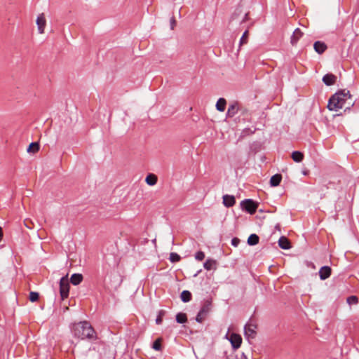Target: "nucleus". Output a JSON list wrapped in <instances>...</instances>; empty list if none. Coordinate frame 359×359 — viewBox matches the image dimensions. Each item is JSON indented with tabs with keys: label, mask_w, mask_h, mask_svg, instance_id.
<instances>
[{
	"label": "nucleus",
	"mask_w": 359,
	"mask_h": 359,
	"mask_svg": "<svg viewBox=\"0 0 359 359\" xmlns=\"http://www.w3.org/2000/svg\"><path fill=\"white\" fill-rule=\"evenodd\" d=\"M212 309V300L210 299H205L199 312L198 313L196 320L198 323H202L206 318Z\"/></svg>",
	"instance_id": "obj_3"
},
{
	"label": "nucleus",
	"mask_w": 359,
	"mask_h": 359,
	"mask_svg": "<svg viewBox=\"0 0 359 359\" xmlns=\"http://www.w3.org/2000/svg\"><path fill=\"white\" fill-rule=\"evenodd\" d=\"M303 32L299 28H297L294 29L291 39H290V43L292 46H296L298 41L302 37Z\"/></svg>",
	"instance_id": "obj_11"
},
{
	"label": "nucleus",
	"mask_w": 359,
	"mask_h": 359,
	"mask_svg": "<svg viewBox=\"0 0 359 359\" xmlns=\"http://www.w3.org/2000/svg\"><path fill=\"white\" fill-rule=\"evenodd\" d=\"M162 341L163 339L161 337H159L157 339H156L152 344V348L154 349L155 351H161L162 350Z\"/></svg>",
	"instance_id": "obj_23"
},
{
	"label": "nucleus",
	"mask_w": 359,
	"mask_h": 359,
	"mask_svg": "<svg viewBox=\"0 0 359 359\" xmlns=\"http://www.w3.org/2000/svg\"><path fill=\"white\" fill-rule=\"evenodd\" d=\"M69 283L68 280V275L62 277L60 280V294L61 299L64 300L67 298L69 292Z\"/></svg>",
	"instance_id": "obj_4"
},
{
	"label": "nucleus",
	"mask_w": 359,
	"mask_h": 359,
	"mask_svg": "<svg viewBox=\"0 0 359 359\" xmlns=\"http://www.w3.org/2000/svg\"><path fill=\"white\" fill-rule=\"evenodd\" d=\"M238 104L237 102L230 104L226 112V117H233L238 113Z\"/></svg>",
	"instance_id": "obj_12"
},
{
	"label": "nucleus",
	"mask_w": 359,
	"mask_h": 359,
	"mask_svg": "<svg viewBox=\"0 0 359 359\" xmlns=\"http://www.w3.org/2000/svg\"><path fill=\"white\" fill-rule=\"evenodd\" d=\"M240 241H240V239H239V238H238L235 237V238H232V239H231V245H232L233 246H234V247H237V246L239 245Z\"/></svg>",
	"instance_id": "obj_34"
},
{
	"label": "nucleus",
	"mask_w": 359,
	"mask_h": 359,
	"mask_svg": "<svg viewBox=\"0 0 359 359\" xmlns=\"http://www.w3.org/2000/svg\"><path fill=\"white\" fill-rule=\"evenodd\" d=\"M248 31L246 30L243 34L241 39H240V46H242L243 44H246L248 43Z\"/></svg>",
	"instance_id": "obj_30"
},
{
	"label": "nucleus",
	"mask_w": 359,
	"mask_h": 359,
	"mask_svg": "<svg viewBox=\"0 0 359 359\" xmlns=\"http://www.w3.org/2000/svg\"><path fill=\"white\" fill-rule=\"evenodd\" d=\"M201 272V270H199L196 274H194V277H196L198 276V273H200Z\"/></svg>",
	"instance_id": "obj_39"
},
{
	"label": "nucleus",
	"mask_w": 359,
	"mask_h": 359,
	"mask_svg": "<svg viewBox=\"0 0 359 359\" xmlns=\"http://www.w3.org/2000/svg\"><path fill=\"white\" fill-rule=\"evenodd\" d=\"M278 245L283 250H289L291 248V243L287 238L281 236L278 240Z\"/></svg>",
	"instance_id": "obj_13"
},
{
	"label": "nucleus",
	"mask_w": 359,
	"mask_h": 359,
	"mask_svg": "<svg viewBox=\"0 0 359 359\" xmlns=\"http://www.w3.org/2000/svg\"><path fill=\"white\" fill-rule=\"evenodd\" d=\"M165 311L164 310H160L158 312L157 318L156 319V323L157 325H161L163 322V317L165 316Z\"/></svg>",
	"instance_id": "obj_28"
},
{
	"label": "nucleus",
	"mask_w": 359,
	"mask_h": 359,
	"mask_svg": "<svg viewBox=\"0 0 359 359\" xmlns=\"http://www.w3.org/2000/svg\"><path fill=\"white\" fill-rule=\"evenodd\" d=\"M38 31L40 34L44 33V29L46 25V20L43 13L40 14L36 19Z\"/></svg>",
	"instance_id": "obj_8"
},
{
	"label": "nucleus",
	"mask_w": 359,
	"mask_h": 359,
	"mask_svg": "<svg viewBox=\"0 0 359 359\" xmlns=\"http://www.w3.org/2000/svg\"><path fill=\"white\" fill-rule=\"evenodd\" d=\"M313 48L316 52H317L318 54H322L326 50L327 47L324 42L317 41L314 43Z\"/></svg>",
	"instance_id": "obj_14"
},
{
	"label": "nucleus",
	"mask_w": 359,
	"mask_h": 359,
	"mask_svg": "<svg viewBox=\"0 0 359 359\" xmlns=\"http://www.w3.org/2000/svg\"><path fill=\"white\" fill-rule=\"evenodd\" d=\"M259 236L255 233H252L250 235V236L248 238V244L249 245H255L259 243Z\"/></svg>",
	"instance_id": "obj_19"
},
{
	"label": "nucleus",
	"mask_w": 359,
	"mask_h": 359,
	"mask_svg": "<svg viewBox=\"0 0 359 359\" xmlns=\"http://www.w3.org/2000/svg\"><path fill=\"white\" fill-rule=\"evenodd\" d=\"M216 264V261L211 259H208L203 264L205 269L209 271L213 268V266Z\"/></svg>",
	"instance_id": "obj_25"
},
{
	"label": "nucleus",
	"mask_w": 359,
	"mask_h": 359,
	"mask_svg": "<svg viewBox=\"0 0 359 359\" xmlns=\"http://www.w3.org/2000/svg\"><path fill=\"white\" fill-rule=\"evenodd\" d=\"M39 150V144L38 142H32L27 149V151L29 153H36Z\"/></svg>",
	"instance_id": "obj_22"
},
{
	"label": "nucleus",
	"mask_w": 359,
	"mask_h": 359,
	"mask_svg": "<svg viewBox=\"0 0 359 359\" xmlns=\"http://www.w3.org/2000/svg\"><path fill=\"white\" fill-rule=\"evenodd\" d=\"M176 321L180 324L186 323L187 321V314L181 312L178 313L176 315Z\"/></svg>",
	"instance_id": "obj_24"
},
{
	"label": "nucleus",
	"mask_w": 359,
	"mask_h": 359,
	"mask_svg": "<svg viewBox=\"0 0 359 359\" xmlns=\"http://www.w3.org/2000/svg\"><path fill=\"white\" fill-rule=\"evenodd\" d=\"M282 180V175L280 174H276L273 175L270 179V184L271 187H277L280 184Z\"/></svg>",
	"instance_id": "obj_17"
},
{
	"label": "nucleus",
	"mask_w": 359,
	"mask_h": 359,
	"mask_svg": "<svg viewBox=\"0 0 359 359\" xmlns=\"http://www.w3.org/2000/svg\"><path fill=\"white\" fill-rule=\"evenodd\" d=\"M191 293L189 290H183L180 294L181 300L184 302L187 303L191 300Z\"/></svg>",
	"instance_id": "obj_20"
},
{
	"label": "nucleus",
	"mask_w": 359,
	"mask_h": 359,
	"mask_svg": "<svg viewBox=\"0 0 359 359\" xmlns=\"http://www.w3.org/2000/svg\"><path fill=\"white\" fill-rule=\"evenodd\" d=\"M71 330L74 337L79 339L91 340L96 338L93 327L87 321H81L73 324Z\"/></svg>",
	"instance_id": "obj_1"
},
{
	"label": "nucleus",
	"mask_w": 359,
	"mask_h": 359,
	"mask_svg": "<svg viewBox=\"0 0 359 359\" xmlns=\"http://www.w3.org/2000/svg\"><path fill=\"white\" fill-rule=\"evenodd\" d=\"M236 203V199L233 196L224 195L223 196V204L227 207L231 208Z\"/></svg>",
	"instance_id": "obj_15"
},
{
	"label": "nucleus",
	"mask_w": 359,
	"mask_h": 359,
	"mask_svg": "<svg viewBox=\"0 0 359 359\" xmlns=\"http://www.w3.org/2000/svg\"><path fill=\"white\" fill-rule=\"evenodd\" d=\"M169 259L171 262L175 263L180 261L181 257L176 252H171L170 254Z\"/></svg>",
	"instance_id": "obj_27"
},
{
	"label": "nucleus",
	"mask_w": 359,
	"mask_h": 359,
	"mask_svg": "<svg viewBox=\"0 0 359 359\" xmlns=\"http://www.w3.org/2000/svg\"><path fill=\"white\" fill-rule=\"evenodd\" d=\"M226 105V101L224 98H219L216 103V109L219 111H224Z\"/></svg>",
	"instance_id": "obj_18"
},
{
	"label": "nucleus",
	"mask_w": 359,
	"mask_h": 359,
	"mask_svg": "<svg viewBox=\"0 0 359 359\" xmlns=\"http://www.w3.org/2000/svg\"><path fill=\"white\" fill-rule=\"evenodd\" d=\"M346 302L348 304H356L358 302V299L356 296H350L347 298Z\"/></svg>",
	"instance_id": "obj_31"
},
{
	"label": "nucleus",
	"mask_w": 359,
	"mask_h": 359,
	"mask_svg": "<svg viewBox=\"0 0 359 359\" xmlns=\"http://www.w3.org/2000/svg\"><path fill=\"white\" fill-rule=\"evenodd\" d=\"M175 25H176V20H175L174 17H172L170 19V28H171V29H173Z\"/></svg>",
	"instance_id": "obj_35"
},
{
	"label": "nucleus",
	"mask_w": 359,
	"mask_h": 359,
	"mask_svg": "<svg viewBox=\"0 0 359 359\" xmlns=\"http://www.w3.org/2000/svg\"><path fill=\"white\" fill-rule=\"evenodd\" d=\"M226 338L228 339L232 346L231 353H235V351L240 348L242 344V337L240 334L236 333H231L228 337V334L226 335Z\"/></svg>",
	"instance_id": "obj_5"
},
{
	"label": "nucleus",
	"mask_w": 359,
	"mask_h": 359,
	"mask_svg": "<svg viewBox=\"0 0 359 359\" xmlns=\"http://www.w3.org/2000/svg\"><path fill=\"white\" fill-rule=\"evenodd\" d=\"M257 325L252 323H247L244 327V334L247 339H254L256 337Z\"/></svg>",
	"instance_id": "obj_7"
},
{
	"label": "nucleus",
	"mask_w": 359,
	"mask_h": 359,
	"mask_svg": "<svg viewBox=\"0 0 359 359\" xmlns=\"http://www.w3.org/2000/svg\"><path fill=\"white\" fill-rule=\"evenodd\" d=\"M292 158L294 162L299 163L302 162L304 159V154L303 153L295 151L292 153Z\"/></svg>",
	"instance_id": "obj_21"
},
{
	"label": "nucleus",
	"mask_w": 359,
	"mask_h": 359,
	"mask_svg": "<svg viewBox=\"0 0 359 359\" xmlns=\"http://www.w3.org/2000/svg\"><path fill=\"white\" fill-rule=\"evenodd\" d=\"M145 181L147 183V184H149L150 186H153V185L156 184V182H157V177H156V175L151 174V175H149L146 177Z\"/></svg>",
	"instance_id": "obj_26"
},
{
	"label": "nucleus",
	"mask_w": 359,
	"mask_h": 359,
	"mask_svg": "<svg viewBox=\"0 0 359 359\" xmlns=\"http://www.w3.org/2000/svg\"><path fill=\"white\" fill-rule=\"evenodd\" d=\"M337 76L331 73L326 74L323 77V82L327 86L334 85L337 81Z\"/></svg>",
	"instance_id": "obj_9"
},
{
	"label": "nucleus",
	"mask_w": 359,
	"mask_h": 359,
	"mask_svg": "<svg viewBox=\"0 0 359 359\" xmlns=\"http://www.w3.org/2000/svg\"><path fill=\"white\" fill-rule=\"evenodd\" d=\"M241 359H248L247 355L244 353L241 354Z\"/></svg>",
	"instance_id": "obj_38"
},
{
	"label": "nucleus",
	"mask_w": 359,
	"mask_h": 359,
	"mask_svg": "<svg viewBox=\"0 0 359 359\" xmlns=\"http://www.w3.org/2000/svg\"><path fill=\"white\" fill-rule=\"evenodd\" d=\"M318 273L320 278L324 280L331 276L332 269L328 266H324L320 269Z\"/></svg>",
	"instance_id": "obj_10"
},
{
	"label": "nucleus",
	"mask_w": 359,
	"mask_h": 359,
	"mask_svg": "<svg viewBox=\"0 0 359 359\" xmlns=\"http://www.w3.org/2000/svg\"><path fill=\"white\" fill-rule=\"evenodd\" d=\"M275 229L278 231H280V224H277L276 226H275Z\"/></svg>",
	"instance_id": "obj_36"
},
{
	"label": "nucleus",
	"mask_w": 359,
	"mask_h": 359,
	"mask_svg": "<svg viewBox=\"0 0 359 359\" xmlns=\"http://www.w3.org/2000/svg\"><path fill=\"white\" fill-rule=\"evenodd\" d=\"M348 99H351L349 90L345 89L339 90L329 99L327 108L330 111L342 109L345 107V103Z\"/></svg>",
	"instance_id": "obj_2"
},
{
	"label": "nucleus",
	"mask_w": 359,
	"mask_h": 359,
	"mask_svg": "<svg viewBox=\"0 0 359 359\" xmlns=\"http://www.w3.org/2000/svg\"><path fill=\"white\" fill-rule=\"evenodd\" d=\"M39 297V294L36 292H30L29 295V299L32 302H35L38 301Z\"/></svg>",
	"instance_id": "obj_29"
},
{
	"label": "nucleus",
	"mask_w": 359,
	"mask_h": 359,
	"mask_svg": "<svg viewBox=\"0 0 359 359\" xmlns=\"http://www.w3.org/2000/svg\"><path fill=\"white\" fill-rule=\"evenodd\" d=\"M2 238H3V232H2V229L0 226V241H1Z\"/></svg>",
	"instance_id": "obj_37"
},
{
	"label": "nucleus",
	"mask_w": 359,
	"mask_h": 359,
	"mask_svg": "<svg viewBox=\"0 0 359 359\" xmlns=\"http://www.w3.org/2000/svg\"><path fill=\"white\" fill-rule=\"evenodd\" d=\"M205 258V253L203 251H198L195 254V259L198 261H202Z\"/></svg>",
	"instance_id": "obj_33"
},
{
	"label": "nucleus",
	"mask_w": 359,
	"mask_h": 359,
	"mask_svg": "<svg viewBox=\"0 0 359 359\" xmlns=\"http://www.w3.org/2000/svg\"><path fill=\"white\" fill-rule=\"evenodd\" d=\"M242 209L250 214L255 213L257 208V203L252 199H245L241 203Z\"/></svg>",
	"instance_id": "obj_6"
},
{
	"label": "nucleus",
	"mask_w": 359,
	"mask_h": 359,
	"mask_svg": "<svg viewBox=\"0 0 359 359\" xmlns=\"http://www.w3.org/2000/svg\"><path fill=\"white\" fill-rule=\"evenodd\" d=\"M346 109H349V107H345V111H346Z\"/></svg>",
	"instance_id": "obj_40"
},
{
	"label": "nucleus",
	"mask_w": 359,
	"mask_h": 359,
	"mask_svg": "<svg viewBox=\"0 0 359 359\" xmlns=\"http://www.w3.org/2000/svg\"><path fill=\"white\" fill-rule=\"evenodd\" d=\"M224 357L225 359H236L237 356L235 353H229L228 351H224Z\"/></svg>",
	"instance_id": "obj_32"
},
{
	"label": "nucleus",
	"mask_w": 359,
	"mask_h": 359,
	"mask_svg": "<svg viewBox=\"0 0 359 359\" xmlns=\"http://www.w3.org/2000/svg\"><path fill=\"white\" fill-rule=\"evenodd\" d=\"M83 276L81 273H74L70 278V282L74 285H79L83 280Z\"/></svg>",
	"instance_id": "obj_16"
}]
</instances>
